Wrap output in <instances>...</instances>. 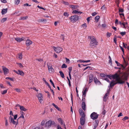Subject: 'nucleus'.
<instances>
[{"label": "nucleus", "instance_id": "nucleus-56", "mask_svg": "<svg viewBox=\"0 0 129 129\" xmlns=\"http://www.w3.org/2000/svg\"><path fill=\"white\" fill-rule=\"evenodd\" d=\"M124 11V10L123 9L121 8H119V12H123Z\"/></svg>", "mask_w": 129, "mask_h": 129}, {"label": "nucleus", "instance_id": "nucleus-60", "mask_svg": "<svg viewBox=\"0 0 129 129\" xmlns=\"http://www.w3.org/2000/svg\"><path fill=\"white\" fill-rule=\"evenodd\" d=\"M97 14V13L95 12H94V13H92V15L93 16H94L95 15H96Z\"/></svg>", "mask_w": 129, "mask_h": 129}, {"label": "nucleus", "instance_id": "nucleus-35", "mask_svg": "<svg viewBox=\"0 0 129 129\" xmlns=\"http://www.w3.org/2000/svg\"><path fill=\"white\" fill-rule=\"evenodd\" d=\"M81 116V117L83 118H85V114L84 112L80 114Z\"/></svg>", "mask_w": 129, "mask_h": 129}, {"label": "nucleus", "instance_id": "nucleus-25", "mask_svg": "<svg viewBox=\"0 0 129 129\" xmlns=\"http://www.w3.org/2000/svg\"><path fill=\"white\" fill-rule=\"evenodd\" d=\"M95 123L94 124V126L93 129H95L98 126V120H95Z\"/></svg>", "mask_w": 129, "mask_h": 129}, {"label": "nucleus", "instance_id": "nucleus-19", "mask_svg": "<svg viewBox=\"0 0 129 129\" xmlns=\"http://www.w3.org/2000/svg\"><path fill=\"white\" fill-rule=\"evenodd\" d=\"M68 69L69 70V75L70 77V79H71V72L72 70V67H70L68 68Z\"/></svg>", "mask_w": 129, "mask_h": 129}, {"label": "nucleus", "instance_id": "nucleus-41", "mask_svg": "<svg viewBox=\"0 0 129 129\" xmlns=\"http://www.w3.org/2000/svg\"><path fill=\"white\" fill-rule=\"evenodd\" d=\"M118 69H119V70H118L117 72L118 73H119V74H122V73H122V72H121L120 71V70L121 69V68H118Z\"/></svg>", "mask_w": 129, "mask_h": 129}, {"label": "nucleus", "instance_id": "nucleus-26", "mask_svg": "<svg viewBox=\"0 0 129 129\" xmlns=\"http://www.w3.org/2000/svg\"><path fill=\"white\" fill-rule=\"evenodd\" d=\"M28 18V17L27 16H23L21 17L19 19L20 20H24Z\"/></svg>", "mask_w": 129, "mask_h": 129}, {"label": "nucleus", "instance_id": "nucleus-33", "mask_svg": "<svg viewBox=\"0 0 129 129\" xmlns=\"http://www.w3.org/2000/svg\"><path fill=\"white\" fill-rule=\"evenodd\" d=\"M62 68H66L67 67V66L65 63H63L61 67Z\"/></svg>", "mask_w": 129, "mask_h": 129}, {"label": "nucleus", "instance_id": "nucleus-22", "mask_svg": "<svg viewBox=\"0 0 129 129\" xmlns=\"http://www.w3.org/2000/svg\"><path fill=\"white\" fill-rule=\"evenodd\" d=\"M88 89L87 88H86L84 91H83V96L85 97L87 91Z\"/></svg>", "mask_w": 129, "mask_h": 129}, {"label": "nucleus", "instance_id": "nucleus-61", "mask_svg": "<svg viewBox=\"0 0 129 129\" xmlns=\"http://www.w3.org/2000/svg\"><path fill=\"white\" fill-rule=\"evenodd\" d=\"M66 62H68V63H69L70 62V60L68 59V58H66Z\"/></svg>", "mask_w": 129, "mask_h": 129}, {"label": "nucleus", "instance_id": "nucleus-1", "mask_svg": "<svg viewBox=\"0 0 129 129\" xmlns=\"http://www.w3.org/2000/svg\"><path fill=\"white\" fill-rule=\"evenodd\" d=\"M120 74L117 72L114 75H111L110 76L111 79H113V80H115V81L117 82L118 83L123 84L124 83V82L121 80L120 77Z\"/></svg>", "mask_w": 129, "mask_h": 129}, {"label": "nucleus", "instance_id": "nucleus-29", "mask_svg": "<svg viewBox=\"0 0 129 129\" xmlns=\"http://www.w3.org/2000/svg\"><path fill=\"white\" fill-rule=\"evenodd\" d=\"M100 18L99 16L98 15L96 16L95 18V19L96 22H97L99 20V19Z\"/></svg>", "mask_w": 129, "mask_h": 129}, {"label": "nucleus", "instance_id": "nucleus-48", "mask_svg": "<svg viewBox=\"0 0 129 129\" xmlns=\"http://www.w3.org/2000/svg\"><path fill=\"white\" fill-rule=\"evenodd\" d=\"M115 62L117 64V65L118 66H120L121 64L119 63L117 61H115Z\"/></svg>", "mask_w": 129, "mask_h": 129}, {"label": "nucleus", "instance_id": "nucleus-47", "mask_svg": "<svg viewBox=\"0 0 129 129\" xmlns=\"http://www.w3.org/2000/svg\"><path fill=\"white\" fill-rule=\"evenodd\" d=\"M128 119V117L127 116H125L124 118H123L122 120L123 121H124L126 120L127 119Z\"/></svg>", "mask_w": 129, "mask_h": 129}, {"label": "nucleus", "instance_id": "nucleus-45", "mask_svg": "<svg viewBox=\"0 0 129 129\" xmlns=\"http://www.w3.org/2000/svg\"><path fill=\"white\" fill-rule=\"evenodd\" d=\"M82 26L83 27H85V28L87 27V24L86 23H84Z\"/></svg>", "mask_w": 129, "mask_h": 129}, {"label": "nucleus", "instance_id": "nucleus-30", "mask_svg": "<svg viewBox=\"0 0 129 129\" xmlns=\"http://www.w3.org/2000/svg\"><path fill=\"white\" fill-rule=\"evenodd\" d=\"M59 72L61 76L63 78H64V76L63 73L61 71H60Z\"/></svg>", "mask_w": 129, "mask_h": 129}, {"label": "nucleus", "instance_id": "nucleus-31", "mask_svg": "<svg viewBox=\"0 0 129 129\" xmlns=\"http://www.w3.org/2000/svg\"><path fill=\"white\" fill-rule=\"evenodd\" d=\"M52 105L53 106H54V107L56 108L58 110L60 111V109L59 108L57 105H55L54 103H52Z\"/></svg>", "mask_w": 129, "mask_h": 129}, {"label": "nucleus", "instance_id": "nucleus-7", "mask_svg": "<svg viewBox=\"0 0 129 129\" xmlns=\"http://www.w3.org/2000/svg\"><path fill=\"white\" fill-rule=\"evenodd\" d=\"M52 123V121L51 120H49L45 124V127L46 128H48L50 127Z\"/></svg>", "mask_w": 129, "mask_h": 129}, {"label": "nucleus", "instance_id": "nucleus-5", "mask_svg": "<svg viewBox=\"0 0 129 129\" xmlns=\"http://www.w3.org/2000/svg\"><path fill=\"white\" fill-rule=\"evenodd\" d=\"M99 115L96 113L93 112L90 115L91 118L95 120L97 119Z\"/></svg>", "mask_w": 129, "mask_h": 129}, {"label": "nucleus", "instance_id": "nucleus-2", "mask_svg": "<svg viewBox=\"0 0 129 129\" xmlns=\"http://www.w3.org/2000/svg\"><path fill=\"white\" fill-rule=\"evenodd\" d=\"M88 38L90 39V46L92 48H94L98 45V42L96 41L95 38L93 36H88Z\"/></svg>", "mask_w": 129, "mask_h": 129}, {"label": "nucleus", "instance_id": "nucleus-50", "mask_svg": "<svg viewBox=\"0 0 129 129\" xmlns=\"http://www.w3.org/2000/svg\"><path fill=\"white\" fill-rule=\"evenodd\" d=\"M18 58L21 59H22V54L21 53H20L19 54Z\"/></svg>", "mask_w": 129, "mask_h": 129}, {"label": "nucleus", "instance_id": "nucleus-10", "mask_svg": "<svg viewBox=\"0 0 129 129\" xmlns=\"http://www.w3.org/2000/svg\"><path fill=\"white\" fill-rule=\"evenodd\" d=\"M54 48H55V51L57 53H59L62 50V48L59 47H57L56 48L54 47Z\"/></svg>", "mask_w": 129, "mask_h": 129}, {"label": "nucleus", "instance_id": "nucleus-51", "mask_svg": "<svg viewBox=\"0 0 129 129\" xmlns=\"http://www.w3.org/2000/svg\"><path fill=\"white\" fill-rule=\"evenodd\" d=\"M7 89L3 91V92L2 93V94H5L7 92Z\"/></svg>", "mask_w": 129, "mask_h": 129}, {"label": "nucleus", "instance_id": "nucleus-17", "mask_svg": "<svg viewBox=\"0 0 129 129\" xmlns=\"http://www.w3.org/2000/svg\"><path fill=\"white\" fill-rule=\"evenodd\" d=\"M93 75L92 74H90L89 77V83H90L93 80Z\"/></svg>", "mask_w": 129, "mask_h": 129}, {"label": "nucleus", "instance_id": "nucleus-58", "mask_svg": "<svg viewBox=\"0 0 129 129\" xmlns=\"http://www.w3.org/2000/svg\"><path fill=\"white\" fill-rule=\"evenodd\" d=\"M37 7L38 8H39L40 9H43V10H45V9H44V8H43L42 7H40L39 6H37Z\"/></svg>", "mask_w": 129, "mask_h": 129}, {"label": "nucleus", "instance_id": "nucleus-55", "mask_svg": "<svg viewBox=\"0 0 129 129\" xmlns=\"http://www.w3.org/2000/svg\"><path fill=\"white\" fill-rule=\"evenodd\" d=\"M80 114L84 112L83 110L81 109H80L79 110Z\"/></svg>", "mask_w": 129, "mask_h": 129}, {"label": "nucleus", "instance_id": "nucleus-14", "mask_svg": "<svg viewBox=\"0 0 129 129\" xmlns=\"http://www.w3.org/2000/svg\"><path fill=\"white\" fill-rule=\"evenodd\" d=\"M118 83L116 81H114V80H112L110 84V86L111 87L113 86L116 84Z\"/></svg>", "mask_w": 129, "mask_h": 129}, {"label": "nucleus", "instance_id": "nucleus-8", "mask_svg": "<svg viewBox=\"0 0 129 129\" xmlns=\"http://www.w3.org/2000/svg\"><path fill=\"white\" fill-rule=\"evenodd\" d=\"M103 77H104L103 79L105 80L106 81H107L109 82H110L109 80L108 79V78L110 79L111 80V78L110 76V75H105L104 74L103 75Z\"/></svg>", "mask_w": 129, "mask_h": 129}, {"label": "nucleus", "instance_id": "nucleus-28", "mask_svg": "<svg viewBox=\"0 0 129 129\" xmlns=\"http://www.w3.org/2000/svg\"><path fill=\"white\" fill-rule=\"evenodd\" d=\"M22 38H15V40L17 41L18 42H20L21 41H22Z\"/></svg>", "mask_w": 129, "mask_h": 129}, {"label": "nucleus", "instance_id": "nucleus-11", "mask_svg": "<svg viewBox=\"0 0 129 129\" xmlns=\"http://www.w3.org/2000/svg\"><path fill=\"white\" fill-rule=\"evenodd\" d=\"M2 68L4 74L6 75L8 73L9 70L8 69L3 66L2 67Z\"/></svg>", "mask_w": 129, "mask_h": 129}, {"label": "nucleus", "instance_id": "nucleus-32", "mask_svg": "<svg viewBox=\"0 0 129 129\" xmlns=\"http://www.w3.org/2000/svg\"><path fill=\"white\" fill-rule=\"evenodd\" d=\"M123 64L125 68L127 65H128V63L125 60H124V61H123Z\"/></svg>", "mask_w": 129, "mask_h": 129}, {"label": "nucleus", "instance_id": "nucleus-6", "mask_svg": "<svg viewBox=\"0 0 129 129\" xmlns=\"http://www.w3.org/2000/svg\"><path fill=\"white\" fill-rule=\"evenodd\" d=\"M47 65L49 72L50 73L53 72L54 70L52 68L51 64L50 63H47Z\"/></svg>", "mask_w": 129, "mask_h": 129}, {"label": "nucleus", "instance_id": "nucleus-49", "mask_svg": "<svg viewBox=\"0 0 129 129\" xmlns=\"http://www.w3.org/2000/svg\"><path fill=\"white\" fill-rule=\"evenodd\" d=\"M103 111L102 112V114L103 115H105L106 112V111L104 109V107L103 108Z\"/></svg>", "mask_w": 129, "mask_h": 129}, {"label": "nucleus", "instance_id": "nucleus-21", "mask_svg": "<svg viewBox=\"0 0 129 129\" xmlns=\"http://www.w3.org/2000/svg\"><path fill=\"white\" fill-rule=\"evenodd\" d=\"M86 104L85 102L82 103V107L83 110L84 111L86 110Z\"/></svg>", "mask_w": 129, "mask_h": 129}, {"label": "nucleus", "instance_id": "nucleus-63", "mask_svg": "<svg viewBox=\"0 0 129 129\" xmlns=\"http://www.w3.org/2000/svg\"><path fill=\"white\" fill-rule=\"evenodd\" d=\"M37 21L38 22H43L42 19H39L37 20Z\"/></svg>", "mask_w": 129, "mask_h": 129}, {"label": "nucleus", "instance_id": "nucleus-34", "mask_svg": "<svg viewBox=\"0 0 129 129\" xmlns=\"http://www.w3.org/2000/svg\"><path fill=\"white\" fill-rule=\"evenodd\" d=\"M17 64H18L19 67L21 68H22L23 67V66L22 64L21 63H17Z\"/></svg>", "mask_w": 129, "mask_h": 129}, {"label": "nucleus", "instance_id": "nucleus-52", "mask_svg": "<svg viewBox=\"0 0 129 129\" xmlns=\"http://www.w3.org/2000/svg\"><path fill=\"white\" fill-rule=\"evenodd\" d=\"M38 98H40L41 97V98H43L42 96V94L41 93H39L38 95Z\"/></svg>", "mask_w": 129, "mask_h": 129}, {"label": "nucleus", "instance_id": "nucleus-57", "mask_svg": "<svg viewBox=\"0 0 129 129\" xmlns=\"http://www.w3.org/2000/svg\"><path fill=\"white\" fill-rule=\"evenodd\" d=\"M120 66H121V67H122L121 69L122 70H123L125 69V67L124 66L123 64H121Z\"/></svg>", "mask_w": 129, "mask_h": 129}, {"label": "nucleus", "instance_id": "nucleus-20", "mask_svg": "<svg viewBox=\"0 0 129 129\" xmlns=\"http://www.w3.org/2000/svg\"><path fill=\"white\" fill-rule=\"evenodd\" d=\"M70 8H72L73 9H77L78 8L79 6L77 5H70L69 6Z\"/></svg>", "mask_w": 129, "mask_h": 129}, {"label": "nucleus", "instance_id": "nucleus-39", "mask_svg": "<svg viewBox=\"0 0 129 129\" xmlns=\"http://www.w3.org/2000/svg\"><path fill=\"white\" fill-rule=\"evenodd\" d=\"M6 79H8L11 80L12 81H14L13 79L12 78H11L10 77H7L6 78Z\"/></svg>", "mask_w": 129, "mask_h": 129}, {"label": "nucleus", "instance_id": "nucleus-16", "mask_svg": "<svg viewBox=\"0 0 129 129\" xmlns=\"http://www.w3.org/2000/svg\"><path fill=\"white\" fill-rule=\"evenodd\" d=\"M33 42L29 39H28L26 42V46H28L32 44Z\"/></svg>", "mask_w": 129, "mask_h": 129}, {"label": "nucleus", "instance_id": "nucleus-44", "mask_svg": "<svg viewBox=\"0 0 129 129\" xmlns=\"http://www.w3.org/2000/svg\"><path fill=\"white\" fill-rule=\"evenodd\" d=\"M50 83H51V84L52 85L53 87L54 88H55V86L54 85V83H53V82L52 80H51V79H50Z\"/></svg>", "mask_w": 129, "mask_h": 129}, {"label": "nucleus", "instance_id": "nucleus-54", "mask_svg": "<svg viewBox=\"0 0 129 129\" xmlns=\"http://www.w3.org/2000/svg\"><path fill=\"white\" fill-rule=\"evenodd\" d=\"M38 98L39 99V102L41 103L42 101L43 98H41V97H40V98Z\"/></svg>", "mask_w": 129, "mask_h": 129}, {"label": "nucleus", "instance_id": "nucleus-64", "mask_svg": "<svg viewBox=\"0 0 129 129\" xmlns=\"http://www.w3.org/2000/svg\"><path fill=\"white\" fill-rule=\"evenodd\" d=\"M64 4L65 5H69V3L67 2H63Z\"/></svg>", "mask_w": 129, "mask_h": 129}, {"label": "nucleus", "instance_id": "nucleus-37", "mask_svg": "<svg viewBox=\"0 0 129 129\" xmlns=\"http://www.w3.org/2000/svg\"><path fill=\"white\" fill-rule=\"evenodd\" d=\"M45 120H42L41 123V125L42 126H43L44 125L45 123Z\"/></svg>", "mask_w": 129, "mask_h": 129}, {"label": "nucleus", "instance_id": "nucleus-53", "mask_svg": "<svg viewBox=\"0 0 129 129\" xmlns=\"http://www.w3.org/2000/svg\"><path fill=\"white\" fill-rule=\"evenodd\" d=\"M85 97H84V96H83L82 101V103L85 102Z\"/></svg>", "mask_w": 129, "mask_h": 129}, {"label": "nucleus", "instance_id": "nucleus-12", "mask_svg": "<svg viewBox=\"0 0 129 129\" xmlns=\"http://www.w3.org/2000/svg\"><path fill=\"white\" fill-rule=\"evenodd\" d=\"M13 71L18 74H19L22 76H23L24 75V73L22 71L18 70V71L14 70Z\"/></svg>", "mask_w": 129, "mask_h": 129}, {"label": "nucleus", "instance_id": "nucleus-36", "mask_svg": "<svg viewBox=\"0 0 129 129\" xmlns=\"http://www.w3.org/2000/svg\"><path fill=\"white\" fill-rule=\"evenodd\" d=\"M14 90H15L17 92H21L20 89L18 88H15L14 89Z\"/></svg>", "mask_w": 129, "mask_h": 129}, {"label": "nucleus", "instance_id": "nucleus-38", "mask_svg": "<svg viewBox=\"0 0 129 129\" xmlns=\"http://www.w3.org/2000/svg\"><path fill=\"white\" fill-rule=\"evenodd\" d=\"M20 0H15V4L18 5L19 3Z\"/></svg>", "mask_w": 129, "mask_h": 129}, {"label": "nucleus", "instance_id": "nucleus-62", "mask_svg": "<svg viewBox=\"0 0 129 129\" xmlns=\"http://www.w3.org/2000/svg\"><path fill=\"white\" fill-rule=\"evenodd\" d=\"M63 15L64 16H68L69 15V14H68L66 12H65L63 14Z\"/></svg>", "mask_w": 129, "mask_h": 129}, {"label": "nucleus", "instance_id": "nucleus-13", "mask_svg": "<svg viewBox=\"0 0 129 129\" xmlns=\"http://www.w3.org/2000/svg\"><path fill=\"white\" fill-rule=\"evenodd\" d=\"M85 122V118L81 117L80 118V122L81 125H83Z\"/></svg>", "mask_w": 129, "mask_h": 129}, {"label": "nucleus", "instance_id": "nucleus-18", "mask_svg": "<svg viewBox=\"0 0 129 129\" xmlns=\"http://www.w3.org/2000/svg\"><path fill=\"white\" fill-rule=\"evenodd\" d=\"M7 8L3 9L1 12L2 15H3L6 13L7 12Z\"/></svg>", "mask_w": 129, "mask_h": 129}, {"label": "nucleus", "instance_id": "nucleus-4", "mask_svg": "<svg viewBox=\"0 0 129 129\" xmlns=\"http://www.w3.org/2000/svg\"><path fill=\"white\" fill-rule=\"evenodd\" d=\"M78 17H79L78 15H75L71 16L70 18V19L71 21L74 23L78 20Z\"/></svg>", "mask_w": 129, "mask_h": 129}, {"label": "nucleus", "instance_id": "nucleus-24", "mask_svg": "<svg viewBox=\"0 0 129 129\" xmlns=\"http://www.w3.org/2000/svg\"><path fill=\"white\" fill-rule=\"evenodd\" d=\"M72 13H73L76 14H78L79 13H80V14H81L82 13V12L80 11H78L76 10H75L73 11Z\"/></svg>", "mask_w": 129, "mask_h": 129}, {"label": "nucleus", "instance_id": "nucleus-9", "mask_svg": "<svg viewBox=\"0 0 129 129\" xmlns=\"http://www.w3.org/2000/svg\"><path fill=\"white\" fill-rule=\"evenodd\" d=\"M17 120V121H15L14 120V119H13V118L11 116H10L9 117V119L10 120V122L12 123L13 124H15L17 125L18 123V119Z\"/></svg>", "mask_w": 129, "mask_h": 129}, {"label": "nucleus", "instance_id": "nucleus-27", "mask_svg": "<svg viewBox=\"0 0 129 129\" xmlns=\"http://www.w3.org/2000/svg\"><path fill=\"white\" fill-rule=\"evenodd\" d=\"M20 109L21 110L23 111H26L27 109L26 108H25L23 106H21L20 107Z\"/></svg>", "mask_w": 129, "mask_h": 129}, {"label": "nucleus", "instance_id": "nucleus-42", "mask_svg": "<svg viewBox=\"0 0 129 129\" xmlns=\"http://www.w3.org/2000/svg\"><path fill=\"white\" fill-rule=\"evenodd\" d=\"M7 18H4L1 21V22H4L7 20Z\"/></svg>", "mask_w": 129, "mask_h": 129}, {"label": "nucleus", "instance_id": "nucleus-23", "mask_svg": "<svg viewBox=\"0 0 129 129\" xmlns=\"http://www.w3.org/2000/svg\"><path fill=\"white\" fill-rule=\"evenodd\" d=\"M109 95L108 94V93H106L105 94L104 97V102H106L107 101V100L108 99V98H107V97Z\"/></svg>", "mask_w": 129, "mask_h": 129}, {"label": "nucleus", "instance_id": "nucleus-40", "mask_svg": "<svg viewBox=\"0 0 129 129\" xmlns=\"http://www.w3.org/2000/svg\"><path fill=\"white\" fill-rule=\"evenodd\" d=\"M120 34L122 36H123L125 35L126 34V32H120Z\"/></svg>", "mask_w": 129, "mask_h": 129}, {"label": "nucleus", "instance_id": "nucleus-59", "mask_svg": "<svg viewBox=\"0 0 129 129\" xmlns=\"http://www.w3.org/2000/svg\"><path fill=\"white\" fill-rule=\"evenodd\" d=\"M115 43L116 44V41H117V39L115 37H114L113 39Z\"/></svg>", "mask_w": 129, "mask_h": 129}, {"label": "nucleus", "instance_id": "nucleus-3", "mask_svg": "<svg viewBox=\"0 0 129 129\" xmlns=\"http://www.w3.org/2000/svg\"><path fill=\"white\" fill-rule=\"evenodd\" d=\"M129 75V68L126 70L125 72L123 73H122V75L121 77L124 80H127V77Z\"/></svg>", "mask_w": 129, "mask_h": 129}, {"label": "nucleus", "instance_id": "nucleus-46", "mask_svg": "<svg viewBox=\"0 0 129 129\" xmlns=\"http://www.w3.org/2000/svg\"><path fill=\"white\" fill-rule=\"evenodd\" d=\"M36 60H38L40 62L42 61H43V59H41V58H40V59L36 58Z\"/></svg>", "mask_w": 129, "mask_h": 129}, {"label": "nucleus", "instance_id": "nucleus-43", "mask_svg": "<svg viewBox=\"0 0 129 129\" xmlns=\"http://www.w3.org/2000/svg\"><path fill=\"white\" fill-rule=\"evenodd\" d=\"M111 35V33H109L108 32L107 33V37H110Z\"/></svg>", "mask_w": 129, "mask_h": 129}, {"label": "nucleus", "instance_id": "nucleus-15", "mask_svg": "<svg viewBox=\"0 0 129 129\" xmlns=\"http://www.w3.org/2000/svg\"><path fill=\"white\" fill-rule=\"evenodd\" d=\"M94 80L95 84H98V85H100L101 84V82L98 80V79L96 78H94Z\"/></svg>", "mask_w": 129, "mask_h": 129}]
</instances>
